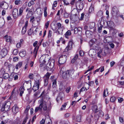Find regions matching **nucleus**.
Returning a JSON list of instances; mask_svg holds the SVG:
<instances>
[{"label":"nucleus","mask_w":124,"mask_h":124,"mask_svg":"<svg viewBox=\"0 0 124 124\" xmlns=\"http://www.w3.org/2000/svg\"><path fill=\"white\" fill-rule=\"evenodd\" d=\"M65 70V68L63 67L61 68L60 71V74L62 76L63 78L65 79H68L70 78H71L74 72V70L72 69L66 71Z\"/></svg>","instance_id":"nucleus-1"},{"label":"nucleus","mask_w":124,"mask_h":124,"mask_svg":"<svg viewBox=\"0 0 124 124\" xmlns=\"http://www.w3.org/2000/svg\"><path fill=\"white\" fill-rule=\"evenodd\" d=\"M49 56L47 55H44L41 56L39 59V62L41 63L40 66L41 67L43 66H45L46 64L45 63L47 61L49 60V59L48 58Z\"/></svg>","instance_id":"nucleus-2"},{"label":"nucleus","mask_w":124,"mask_h":124,"mask_svg":"<svg viewBox=\"0 0 124 124\" xmlns=\"http://www.w3.org/2000/svg\"><path fill=\"white\" fill-rule=\"evenodd\" d=\"M11 103L9 101H6L3 104L2 107L1 109L2 111H7L9 110L10 106Z\"/></svg>","instance_id":"nucleus-3"},{"label":"nucleus","mask_w":124,"mask_h":124,"mask_svg":"<svg viewBox=\"0 0 124 124\" xmlns=\"http://www.w3.org/2000/svg\"><path fill=\"white\" fill-rule=\"evenodd\" d=\"M40 103L39 105L42 109V108L44 111L49 110L50 109L49 107L47 108V103L46 102L43 101L42 100H41Z\"/></svg>","instance_id":"nucleus-4"},{"label":"nucleus","mask_w":124,"mask_h":124,"mask_svg":"<svg viewBox=\"0 0 124 124\" xmlns=\"http://www.w3.org/2000/svg\"><path fill=\"white\" fill-rule=\"evenodd\" d=\"M54 60H50L46 65V68L48 70H50L52 69L54 66Z\"/></svg>","instance_id":"nucleus-5"},{"label":"nucleus","mask_w":124,"mask_h":124,"mask_svg":"<svg viewBox=\"0 0 124 124\" xmlns=\"http://www.w3.org/2000/svg\"><path fill=\"white\" fill-rule=\"evenodd\" d=\"M67 59V56L65 55H62L59 58L58 62L60 64H62L66 62Z\"/></svg>","instance_id":"nucleus-6"},{"label":"nucleus","mask_w":124,"mask_h":124,"mask_svg":"<svg viewBox=\"0 0 124 124\" xmlns=\"http://www.w3.org/2000/svg\"><path fill=\"white\" fill-rule=\"evenodd\" d=\"M8 5L5 1L0 2V7L4 9H7L8 7Z\"/></svg>","instance_id":"nucleus-7"},{"label":"nucleus","mask_w":124,"mask_h":124,"mask_svg":"<svg viewBox=\"0 0 124 124\" xmlns=\"http://www.w3.org/2000/svg\"><path fill=\"white\" fill-rule=\"evenodd\" d=\"M40 82L39 80L36 81L32 89L34 91L38 89L39 87Z\"/></svg>","instance_id":"nucleus-8"},{"label":"nucleus","mask_w":124,"mask_h":124,"mask_svg":"<svg viewBox=\"0 0 124 124\" xmlns=\"http://www.w3.org/2000/svg\"><path fill=\"white\" fill-rule=\"evenodd\" d=\"M7 53V50L6 48H3L0 52V57L2 58L5 56Z\"/></svg>","instance_id":"nucleus-9"},{"label":"nucleus","mask_w":124,"mask_h":124,"mask_svg":"<svg viewBox=\"0 0 124 124\" xmlns=\"http://www.w3.org/2000/svg\"><path fill=\"white\" fill-rule=\"evenodd\" d=\"M73 42L71 41H70L68 43V45L65 49L64 52H67L70 50L72 48Z\"/></svg>","instance_id":"nucleus-10"},{"label":"nucleus","mask_w":124,"mask_h":124,"mask_svg":"<svg viewBox=\"0 0 124 124\" xmlns=\"http://www.w3.org/2000/svg\"><path fill=\"white\" fill-rule=\"evenodd\" d=\"M89 44L90 46L94 48L95 49V47H97V45L93 39L91 40L90 41Z\"/></svg>","instance_id":"nucleus-11"},{"label":"nucleus","mask_w":124,"mask_h":124,"mask_svg":"<svg viewBox=\"0 0 124 124\" xmlns=\"http://www.w3.org/2000/svg\"><path fill=\"white\" fill-rule=\"evenodd\" d=\"M64 95V94L62 92H60L56 100L58 102V101L60 100L61 101L62 100V98Z\"/></svg>","instance_id":"nucleus-12"},{"label":"nucleus","mask_w":124,"mask_h":124,"mask_svg":"<svg viewBox=\"0 0 124 124\" xmlns=\"http://www.w3.org/2000/svg\"><path fill=\"white\" fill-rule=\"evenodd\" d=\"M4 39H5L6 41L7 42H12V38L8 35H6L3 37Z\"/></svg>","instance_id":"nucleus-13"},{"label":"nucleus","mask_w":124,"mask_h":124,"mask_svg":"<svg viewBox=\"0 0 124 124\" xmlns=\"http://www.w3.org/2000/svg\"><path fill=\"white\" fill-rule=\"evenodd\" d=\"M12 14L14 18H16L18 15V10L17 9L15 8L14 9Z\"/></svg>","instance_id":"nucleus-14"},{"label":"nucleus","mask_w":124,"mask_h":124,"mask_svg":"<svg viewBox=\"0 0 124 124\" xmlns=\"http://www.w3.org/2000/svg\"><path fill=\"white\" fill-rule=\"evenodd\" d=\"M118 11L117 8L115 7H113L112 9L111 13L114 15L117 14Z\"/></svg>","instance_id":"nucleus-15"},{"label":"nucleus","mask_w":124,"mask_h":124,"mask_svg":"<svg viewBox=\"0 0 124 124\" xmlns=\"http://www.w3.org/2000/svg\"><path fill=\"white\" fill-rule=\"evenodd\" d=\"M93 32L92 31L89 30L86 31L85 34L86 36L88 38H91L92 37Z\"/></svg>","instance_id":"nucleus-16"},{"label":"nucleus","mask_w":124,"mask_h":124,"mask_svg":"<svg viewBox=\"0 0 124 124\" xmlns=\"http://www.w3.org/2000/svg\"><path fill=\"white\" fill-rule=\"evenodd\" d=\"M28 22L26 21L25 22V24L24 26L23 27V29L22 30L21 33L22 34H24L26 32V27L28 25Z\"/></svg>","instance_id":"nucleus-17"},{"label":"nucleus","mask_w":124,"mask_h":124,"mask_svg":"<svg viewBox=\"0 0 124 124\" xmlns=\"http://www.w3.org/2000/svg\"><path fill=\"white\" fill-rule=\"evenodd\" d=\"M95 24L94 22H90L88 24V26L89 29H91L94 28Z\"/></svg>","instance_id":"nucleus-18"},{"label":"nucleus","mask_w":124,"mask_h":124,"mask_svg":"<svg viewBox=\"0 0 124 124\" xmlns=\"http://www.w3.org/2000/svg\"><path fill=\"white\" fill-rule=\"evenodd\" d=\"M82 30V28L80 27H75L74 29V33L75 34H77L79 32H80Z\"/></svg>","instance_id":"nucleus-19"},{"label":"nucleus","mask_w":124,"mask_h":124,"mask_svg":"<svg viewBox=\"0 0 124 124\" xmlns=\"http://www.w3.org/2000/svg\"><path fill=\"white\" fill-rule=\"evenodd\" d=\"M53 82L52 83L53 85L52 87L53 88L55 91H57V90L56 89V87L57 86L56 85V79H54L53 80Z\"/></svg>","instance_id":"nucleus-20"},{"label":"nucleus","mask_w":124,"mask_h":124,"mask_svg":"<svg viewBox=\"0 0 124 124\" xmlns=\"http://www.w3.org/2000/svg\"><path fill=\"white\" fill-rule=\"evenodd\" d=\"M12 111L14 113H16L18 111V108L16 105H15L12 107Z\"/></svg>","instance_id":"nucleus-21"},{"label":"nucleus","mask_w":124,"mask_h":124,"mask_svg":"<svg viewBox=\"0 0 124 124\" xmlns=\"http://www.w3.org/2000/svg\"><path fill=\"white\" fill-rule=\"evenodd\" d=\"M77 16L76 15H71L70 16V20L73 21H76L77 19Z\"/></svg>","instance_id":"nucleus-22"},{"label":"nucleus","mask_w":124,"mask_h":124,"mask_svg":"<svg viewBox=\"0 0 124 124\" xmlns=\"http://www.w3.org/2000/svg\"><path fill=\"white\" fill-rule=\"evenodd\" d=\"M39 48V46H36L34 49L33 53L35 58H36V56Z\"/></svg>","instance_id":"nucleus-23"},{"label":"nucleus","mask_w":124,"mask_h":124,"mask_svg":"<svg viewBox=\"0 0 124 124\" xmlns=\"http://www.w3.org/2000/svg\"><path fill=\"white\" fill-rule=\"evenodd\" d=\"M26 53V52L25 51L23 50L21 52L19 53V55L21 57H23L25 55Z\"/></svg>","instance_id":"nucleus-24"},{"label":"nucleus","mask_w":124,"mask_h":124,"mask_svg":"<svg viewBox=\"0 0 124 124\" xmlns=\"http://www.w3.org/2000/svg\"><path fill=\"white\" fill-rule=\"evenodd\" d=\"M24 87L23 86H21L19 89V91H20V96H22L23 94L24 93Z\"/></svg>","instance_id":"nucleus-25"},{"label":"nucleus","mask_w":124,"mask_h":124,"mask_svg":"<svg viewBox=\"0 0 124 124\" xmlns=\"http://www.w3.org/2000/svg\"><path fill=\"white\" fill-rule=\"evenodd\" d=\"M24 9L23 8V7H21L19 9V12L18 13V16H20L22 15Z\"/></svg>","instance_id":"nucleus-26"},{"label":"nucleus","mask_w":124,"mask_h":124,"mask_svg":"<svg viewBox=\"0 0 124 124\" xmlns=\"http://www.w3.org/2000/svg\"><path fill=\"white\" fill-rule=\"evenodd\" d=\"M93 115L92 114H90L87 117V120L89 124H90L91 122L92 119L93 118Z\"/></svg>","instance_id":"nucleus-27"},{"label":"nucleus","mask_w":124,"mask_h":124,"mask_svg":"<svg viewBox=\"0 0 124 124\" xmlns=\"http://www.w3.org/2000/svg\"><path fill=\"white\" fill-rule=\"evenodd\" d=\"M22 64L23 62H18V63L16 65V69L17 70H18L19 68H20L22 66Z\"/></svg>","instance_id":"nucleus-28"},{"label":"nucleus","mask_w":124,"mask_h":124,"mask_svg":"<svg viewBox=\"0 0 124 124\" xmlns=\"http://www.w3.org/2000/svg\"><path fill=\"white\" fill-rule=\"evenodd\" d=\"M71 34V31L70 30H68L65 34V36L66 38L68 39V36H70Z\"/></svg>","instance_id":"nucleus-29"},{"label":"nucleus","mask_w":124,"mask_h":124,"mask_svg":"<svg viewBox=\"0 0 124 124\" xmlns=\"http://www.w3.org/2000/svg\"><path fill=\"white\" fill-rule=\"evenodd\" d=\"M64 28H58L57 29V31L59 34L60 35H62L63 34V31Z\"/></svg>","instance_id":"nucleus-30"},{"label":"nucleus","mask_w":124,"mask_h":124,"mask_svg":"<svg viewBox=\"0 0 124 124\" xmlns=\"http://www.w3.org/2000/svg\"><path fill=\"white\" fill-rule=\"evenodd\" d=\"M40 96H42L43 99L47 98V96L46 93H45L44 90Z\"/></svg>","instance_id":"nucleus-31"},{"label":"nucleus","mask_w":124,"mask_h":124,"mask_svg":"<svg viewBox=\"0 0 124 124\" xmlns=\"http://www.w3.org/2000/svg\"><path fill=\"white\" fill-rule=\"evenodd\" d=\"M3 78L5 79H7L9 77V75L7 73H3Z\"/></svg>","instance_id":"nucleus-32"},{"label":"nucleus","mask_w":124,"mask_h":124,"mask_svg":"<svg viewBox=\"0 0 124 124\" xmlns=\"http://www.w3.org/2000/svg\"><path fill=\"white\" fill-rule=\"evenodd\" d=\"M51 75V73L47 72L44 76V78H45L48 79H49V77Z\"/></svg>","instance_id":"nucleus-33"},{"label":"nucleus","mask_w":124,"mask_h":124,"mask_svg":"<svg viewBox=\"0 0 124 124\" xmlns=\"http://www.w3.org/2000/svg\"><path fill=\"white\" fill-rule=\"evenodd\" d=\"M107 23L108 25L109 26L111 27L113 26L114 23L113 22L111 21H108L107 22Z\"/></svg>","instance_id":"nucleus-34"},{"label":"nucleus","mask_w":124,"mask_h":124,"mask_svg":"<svg viewBox=\"0 0 124 124\" xmlns=\"http://www.w3.org/2000/svg\"><path fill=\"white\" fill-rule=\"evenodd\" d=\"M93 110L95 113H97L98 111V110L97 108V107L96 105H94L93 106Z\"/></svg>","instance_id":"nucleus-35"},{"label":"nucleus","mask_w":124,"mask_h":124,"mask_svg":"<svg viewBox=\"0 0 124 124\" xmlns=\"http://www.w3.org/2000/svg\"><path fill=\"white\" fill-rule=\"evenodd\" d=\"M94 11L93 6L92 4H91L89 9V12L91 13Z\"/></svg>","instance_id":"nucleus-36"},{"label":"nucleus","mask_w":124,"mask_h":124,"mask_svg":"<svg viewBox=\"0 0 124 124\" xmlns=\"http://www.w3.org/2000/svg\"><path fill=\"white\" fill-rule=\"evenodd\" d=\"M39 110H41L42 109H41V107H40V105H39V106L38 107H37L35 108V112L36 113L37 112V111Z\"/></svg>","instance_id":"nucleus-37"},{"label":"nucleus","mask_w":124,"mask_h":124,"mask_svg":"<svg viewBox=\"0 0 124 124\" xmlns=\"http://www.w3.org/2000/svg\"><path fill=\"white\" fill-rule=\"evenodd\" d=\"M66 105L67 104L66 103H64V104L62 106V107L61 108V110H65Z\"/></svg>","instance_id":"nucleus-38"},{"label":"nucleus","mask_w":124,"mask_h":124,"mask_svg":"<svg viewBox=\"0 0 124 124\" xmlns=\"http://www.w3.org/2000/svg\"><path fill=\"white\" fill-rule=\"evenodd\" d=\"M103 13L102 11H99L97 14V16L99 17H101L102 16Z\"/></svg>","instance_id":"nucleus-39"},{"label":"nucleus","mask_w":124,"mask_h":124,"mask_svg":"<svg viewBox=\"0 0 124 124\" xmlns=\"http://www.w3.org/2000/svg\"><path fill=\"white\" fill-rule=\"evenodd\" d=\"M48 79L44 78V86H46L47 85L48 83Z\"/></svg>","instance_id":"nucleus-40"},{"label":"nucleus","mask_w":124,"mask_h":124,"mask_svg":"<svg viewBox=\"0 0 124 124\" xmlns=\"http://www.w3.org/2000/svg\"><path fill=\"white\" fill-rule=\"evenodd\" d=\"M30 106L29 105H28L26 107V109L24 111V113H26V115L27 114L28 112L30 109Z\"/></svg>","instance_id":"nucleus-41"},{"label":"nucleus","mask_w":124,"mask_h":124,"mask_svg":"<svg viewBox=\"0 0 124 124\" xmlns=\"http://www.w3.org/2000/svg\"><path fill=\"white\" fill-rule=\"evenodd\" d=\"M47 8L46 7H45L44 10V16L45 17H46L47 15V12H46V10Z\"/></svg>","instance_id":"nucleus-42"},{"label":"nucleus","mask_w":124,"mask_h":124,"mask_svg":"<svg viewBox=\"0 0 124 124\" xmlns=\"http://www.w3.org/2000/svg\"><path fill=\"white\" fill-rule=\"evenodd\" d=\"M116 98L114 96L111 97L110 98V101L112 102H114L115 101Z\"/></svg>","instance_id":"nucleus-43"},{"label":"nucleus","mask_w":124,"mask_h":124,"mask_svg":"<svg viewBox=\"0 0 124 124\" xmlns=\"http://www.w3.org/2000/svg\"><path fill=\"white\" fill-rule=\"evenodd\" d=\"M56 25L57 26V28H64L63 26H62L61 24L60 23H57L56 24Z\"/></svg>","instance_id":"nucleus-44"},{"label":"nucleus","mask_w":124,"mask_h":124,"mask_svg":"<svg viewBox=\"0 0 124 124\" xmlns=\"http://www.w3.org/2000/svg\"><path fill=\"white\" fill-rule=\"evenodd\" d=\"M81 117L80 115H78L76 116V120L78 122H79L80 121Z\"/></svg>","instance_id":"nucleus-45"},{"label":"nucleus","mask_w":124,"mask_h":124,"mask_svg":"<svg viewBox=\"0 0 124 124\" xmlns=\"http://www.w3.org/2000/svg\"><path fill=\"white\" fill-rule=\"evenodd\" d=\"M28 119V117L27 116H26L25 118H24L23 121V123L22 124H25Z\"/></svg>","instance_id":"nucleus-46"},{"label":"nucleus","mask_w":124,"mask_h":124,"mask_svg":"<svg viewBox=\"0 0 124 124\" xmlns=\"http://www.w3.org/2000/svg\"><path fill=\"white\" fill-rule=\"evenodd\" d=\"M21 1L20 0H16L15 1V4L16 5H18L20 4Z\"/></svg>","instance_id":"nucleus-47"},{"label":"nucleus","mask_w":124,"mask_h":124,"mask_svg":"<svg viewBox=\"0 0 124 124\" xmlns=\"http://www.w3.org/2000/svg\"><path fill=\"white\" fill-rule=\"evenodd\" d=\"M29 78L31 79H33L34 78L33 74L32 73H30L29 76Z\"/></svg>","instance_id":"nucleus-48"},{"label":"nucleus","mask_w":124,"mask_h":124,"mask_svg":"<svg viewBox=\"0 0 124 124\" xmlns=\"http://www.w3.org/2000/svg\"><path fill=\"white\" fill-rule=\"evenodd\" d=\"M34 4V3L33 2H32V1H30L29 2L28 4V7H31L32 5H33Z\"/></svg>","instance_id":"nucleus-49"},{"label":"nucleus","mask_w":124,"mask_h":124,"mask_svg":"<svg viewBox=\"0 0 124 124\" xmlns=\"http://www.w3.org/2000/svg\"><path fill=\"white\" fill-rule=\"evenodd\" d=\"M18 53V50L17 49H15L13 51V53L14 55H16Z\"/></svg>","instance_id":"nucleus-50"},{"label":"nucleus","mask_w":124,"mask_h":124,"mask_svg":"<svg viewBox=\"0 0 124 124\" xmlns=\"http://www.w3.org/2000/svg\"><path fill=\"white\" fill-rule=\"evenodd\" d=\"M118 101L119 103H121L124 100L121 97H118Z\"/></svg>","instance_id":"nucleus-51"},{"label":"nucleus","mask_w":124,"mask_h":124,"mask_svg":"<svg viewBox=\"0 0 124 124\" xmlns=\"http://www.w3.org/2000/svg\"><path fill=\"white\" fill-rule=\"evenodd\" d=\"M36 10L38 14H40L41 13V10L40 8H37Z\"/></svg>","instance_id":"nucleus-52"},{"label":"nucleus","mask_w":124,"mask_h":124,"mask_svg":"<svg viewBox=\"0 0 124 124\" xmlns=\"http://www.w3.org/2000/svg\"><path fill=\"white\" fill-rule=\"evenodd\" d=\"M47 119L49 121L47 123H46V124H51V119L49 118H48L47 119H46V120Z\"/></svg>","instance_id":"nucleus-53"},{"label":"nucleus","mask_w":124,"mask_h":124,"mask_svg":"<svg viewBox=\"0 0 124 124\" xmlns=\"http://www.w3.org/2000/svg\"><path fill=\"white\" fill-rule=\"evenodd\" d=\"M22 45V44L19 42L16 45V47L17 48H19L21 47V45Z\"/></svg>","instance_id":"nucleus-54"},{"label":"nucleus","mask_w":124,"mask_h":124,"mask_svg":"<svg viewBox=\"0 0 124 124\" xmlns=\"http://www.w3.org/2000/svg\"><path fill=\"white\" fill-rule=\"evenodd\" d=\"M102 27V26H101L100 27H98V32L100 33H101V32Z\"/></svg>","instance_id":"nucleus-55"},{"label":"nucleus","mask_w":124,"mask_h":124,"mask_svg":"<svg viewBox=\"0 0 124 124\" xmlns=\"http://www.w3.org/2000/svg\"><path fill=\"white\" fill-rule=\"evenodd\" d=\"M33 31V30H32L31 29H30L28 31V34L29 35H30L32 33Z\"/></svg>","instance_id":"nucleus-56"},{"label":"nucleus","mask_w":124,"mask_h":124,"mask_svg":"<svg viewBox=\"0 0 124 124\" xmlns=\"http://www.w3.org/2000/svg\"><path fill=\"white\" fill-rule=\"evenodd\" d=\"M84 13H82L81 14V16L80 17V18L79 19L80 20H82L83 19V18H84Z\"/></svg>","instance_id":"nucleus-57"},{"label":"nucleus","mask_w":124,"mask_h":124,"mask_svg":"<svg viewBox=\"0 0 124 124\" xmlns=\"http://www.w3.org/2000/svg\"><path fill=\"white\" fill-rule=\"evenodd\" d=\"M79 53L80 55L81 56H83L84 54V52L82 50H80L79 52Z\"/></svg>","instance_id":"nucleus-58"},{"label":"nucleus","mask_w":124,"mask_h":124,"mask_svg":"<svg viewBox=\"0 0 124 124\" xmlns=\"http://www.w3.org/2000/svg\"><path fill=\"white\" fill-rule=\"evenodd\" d=\"M69 16V14H68L67 13H64L63 15V16L65 18H67Z\"/></svg>","instance_id":"nucleus-59"},{"label":"nucleus","mask_w":124,"mask_h":124,"mask_svg":"<svg viewBox=\"0 0 124 124\" xmlns=\"http://www.w3.org/2000/svg\"><path fill=\"white\" fill-rule=\"evenodd\" d=\"M107 92V94H108V92L107 91V90L106 91L105 90L104 91L103 94V97H105L106 96V95L105 93Z\"/></svg>","instance_id":"nucleus-60"},{"label":"nucleus","mask_w":124,"mask_h":124,"mask_svg":"<svg viewBox=\"0 0 124 124\" xmlns=\"http://www.w3.org/2000/svg\"><path fill=\"white\" fill-rule=\"evenodd\" d=\"M45 122V120L43 119L40 122V124H44Z\"/></svg>","instance_id":"nucleus-61"},{"label":"nucleus","mask_w":124,"mask_h":124,"mask_svg":"<svg viewBox=\"0 0 124 124\" xmlns=\"http://www.w3.org/2000/svg\"><path fill=\"white\" fill-rule=\"evenodd\" d=\"M70 87H68L66 89V92L67 93H68L70 91Z\"/></svg>","instance_id":"nucleus-62"},{"label":"nucleus","mask_w":124,"mask_h":124,"mask_svg":"<svg viewBox=\"0 0 124 124\" xmlns=\"http://www.w3.org/2000/svg\"><path fill=\"white\" fill-rule=\"evenodd\" d=\"M99 116H102L104 115V113L101 111H99Z\"/></svg>","instance_id":"nucleus-63"},{"label":"nucleus","mask_w":124,"mask_h":124,"mask_svg":"<svg viewBox=\"0 0 124 124\" xmlns=\"http://www.w3.org/2000/svg\"><path fill=\"white\" fill-rule=\"evenodd\" d=\"M57 4V1H54L53 4V6L54 7H56Z\"/></svg>","instance_id":"nucleus-64"}]
</instances>
